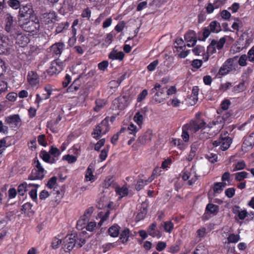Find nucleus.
Returning a JSON list of instances; mask_svg holds the SVG:
<instances>
[{
    "label": "nucleus",
    "mask_w": 254,
    "mask_h": 254,
    "mask_svg": "<svg viewBox=\"0 0 254 254\" xmlns=\"http://www.w3.org/2000/svg\"><path fill=\"white\" fill-rule=\"evenodd\" d=\"M19 28L17 24V21L9 13L5 15V30L9 34L10 36L15 35L18 33Z\"/></svg>",
    "instance_id": "1"
},
{
    "label": "nucleus",
    "mask_w": 254,
    "mask_h": 254,
    "mask_svg": "<svg viewBox=\"0 0 254 254\" xmlns=\"http://www.w3.org/2000/svg\"><path fill=\"white\" fill-rule=\"evenodd\" d=\"M167 91V87L162 86L159 83H156L154 88H153L150 92L151 94H154L153 99L157 103H161L168 98L166 93Z\"/></svg>",
    "instance_id": "2"
},
{
    "label": "nucleus",
    "mask_w": 254,
    "mask_h": 254,
    "mask_svg": "<svg viewBox=\"0 0 254 254\" xmlns=\"http://www.w3.org/2000/svg\"><path fill=\"white\" fill-rule=\"evenodd\" d=\"M237 58L238 57L236 56L233 58L227 59L219 69L218 74L221 75H225L233 70H236V68L238 67L237 64Z\"/></svg>",
    "instance_id": "3"
},
{
    "label": "nucleus",
    "mask_w": 254,
    "mask_h": 254,
    "mask_svg": "<svg viewBox=\"0 0 254 254\" xmlns=\"http://www.w3.org/2000/svg\"><path fill=\"white\" fill-rule=\"evenodd\" d=\"M110 129L109 118H105L99 125L95 127L92 133L93 137L99 139L102 135L105 134Z\"/></svg>",
    "instance_id": "4"
},
{
    "label": "nucleus",
    "mask_w": 254,
    "mask_h": 254,
    "mask_svg": "<svg viewBox=\"0 0 254 254\" xmlns=\"http://www.w3.org/2000/svg\"><path fill=\"white\" fill-rule=\"evenodd\" d=\"M22 28L26 32L37 33L39 31L40 25L39 19L34 16L30 17V19L21 25Z\"/></svg>",
    "instance_id": "5"
},
{
    "label": "nucleus",
    "mask_w": 254,
    "mask_h": 254,
    "mask_svg": "<svg viewBox=\"0 0 254 254\" xmlns=\"http://www.w3.org/2000/svg\"><path fill=\"white\" fill-rule=\"evenodd\" d=\"M76 236L73 234L67 235L63 240V249L66 252H69L72 250L75 246L77 243V240L75 239Z\"/></svg>",
    "instance_id": "6"
},
{
    "label": "nucleus",
    "mask_w": 254,
    "mask_h": 254,
    "mask_svg": "<svg viewBox=\"0 0 254 254\" xmlns=\"http://www.w3.org/2000/svg\"><path fill=\"white\" fill-rule=\"evenodd\" d=\"M35 163L36 168L32 170L31 174L28 177L29 180H42L45 176L44 169L40 162L37 160Z\"/></svg>",
    "instance_id": "7"
},
{
    "label": "nucleus",
    "mask_w": 254,
    "mask_h": 254,
    "mask_svg": "<svg viewBox=\"0 0 254 254\" xmlns=\"http://www.w3.org/2000/svg\"><path fill=\"white\" fill-rule=\"evenodd\" d=\"M63 69V63L59 59L54 60L48 69V73L52 75L60 73Z\"/></svg>",
    "instance_id": "8"
},
{
    "label": "nucleus",
    "mask_w": 254,
    "mask_h": 254,
    "mask_svg": "<svg viewBox=\"0 0 254 254\" xmlns=\"http://www.w3.org/2000/svg\"><path fill=\"white\" fill-rule=\"evenodd\" d=\"M187 125L189 126L190 130L196 132L200 129L205 128L206 123L203 119H196L195 121H192Z\"/></svg>",
    "instance_id": "9"
},
{
    "label": "nucleus",
    "mask_w": 254,
    "mask_h": 254,
    "mask_svg": "<svg viewBox=\"0 0 254 254\" xmlns=\"http://www.w3.org/2000/svg\"><path fill=\"white\" fill-rule=\"evenodd\" d=\"M11 37L15 40L16 44L22 47L26 46L30 41L29 37L22 33L20 30H18V33L15 35H12Z\"/></svg>",
    "instance_id": "10"
},
{
    "label": "nucleus",
    "mask_w": 254,
    "mask_h": 254,
    "mask_svg": "<svg viewBox=\"0 0 254 254\" xmlns=\"http://www.w3.org/2000/svg\"><path fill=\"white\" fill-rule=\"evenodd\" d=\"M5 122L12 127H19L21 125V120L18 114L10 115L5 118Z\"/></svg>",
    "instance_id": "11"
},
{
    "label": "nucleus",
    "mask_w": 254,
    "mask_h": 254,
    "mask_svg": "<svg viewBox=\"0 0 254 254\" xmlns=\"http://www.w3.org/2000/svg\"><path fill=\"white\" fill-rule=\"evenodd\" d=\"M93 212V208L92 207L87 209L83 215L81 216L80 219L77 221L76 227L77 229H80V227L82 228L83 225H85L86 223L88 221L89 218L91 214Z\"/></svg>",
    "instance_id": "12"
},
{
    "label": "nucleus",
    "mask_w": 254,
    "mask_h": 254,
    "mask_svg": "<svg viewBox=\"0 0 254 254\" xmlns=\"http://www.w3.org/2000/svg\"><path fill=\"white\" fill-rule=\"evenodd\" d=\"M27 79L29 84L32 86H35L39 84L40 78L36 72L29 71L27 76Z\"/></svg>",
    "instance_id": "13"
},
{
    "label": "nucleus",
    "mask_w": 254,
    "mask_h": 254,
    "mask_svg": "<svg viewBox=\"0 0 254 254\" xmlns=\"http://www.w3.org/2000/svg\"><path fill=\"white\" fill-rule=\"evenodd\" d=\"M73 8V3L71 0H64L62 4L61 7L59 9L61 13L64 14L72 10Z\"/></svg>",
    "instance_id": "14"
},
{
    "label": "nucleus",
    "mask_w": 254,
    "mask_h": 254,
    "mask_svg": "<svg viewBox=\"0 0 254 254\" xmlns=\"http://www.w3.org/2000/svg\"><path fill=\"white\" fill-rule=\"evenodd\" d=\"M64 48V44L62 42L56 43L50 48L51 52L57 56L61 55Z\"/></svg>",
    "instance_id": "15"
},
{
    "label": "nucleus",
    "mask_w": 254,
    "mask_h": 254,
    "mask_svg": "<svg viewBox=\"0 0 254 254\" xmlns=\"http://www.w3.org/2000/svg\"><path fill=\"white\" fill-rule=\"evenodd\" d=\"M185 40L188 43H192L191 46H194L196 43V34L192 30L189 31L184 36Z\"/></svg>",
    "instance_id": "16"
},
{
    "label": "nucleus",
    "mask_w": 254,
    "mask_h": 254,
    "mask_svg": "<svg viewBox=\"0 0 254 254\" xmlns=\"http://www.w3.org/2000/svg\"><path fill=\"white\" fill-rule=\"evenodd\" d=\"M152 133L150 130L146 131L143 134L140 135L137 141L141 144H145L151 140Z\"/></svg>",
    "instance_id": "17"
},
{
    "label": "nucleus",
    "mask_w": 254,
    "mask_h": 254,
    "mask_svg": "<svg viewBox=\"0 0 254 254\" xmlns=\"http://www.w3.org/2000/svg\"><path fill=\"white\" fill-rule=\"evenodd\" d=\"M125 57L124 52L120 51L117 52V50L113 49L109 55V58L112 60H117L121 61Z\"/></svg>",
    "instance_id": "18"
},
{
    "label": "nucleus",
    "mask_w": 254,
    "mask_h": 254,
    "mask_svg": "<svg viewBox=\"0 0 254 254\" xmlns=\"http://www.w3.org/2000/svg\"><path fill=\"white\" fill-rule=\"evenodd\" d=\"M221 139H222L221 140V149L223 151H225L230 147V144L232 143V139L228 136H221Z\"/></svg>",
    "instance_id": "19"
},
{
    "label": "nucleus",
    "mask_w": 254,
    "mask_h": 254,
    "mask_svg": "<svg viewBox=\"0 0 254 254\" xmlns=\"http://www.w3.org/2000/svg\"><path fill=\"white\" fill-rule=\"evenodd\" d=\"M156 227L155 223L151 224L147 229V233L153 237L160 238L161 236V233L159 231L155 230Z\"/></svg>",
    "instance_id": "20"
},
{
    "label": "nucleus",
    "mask_w": 254,
    "mask_h": 254,
    "mask_svg": "<svg viewBox=\"0 0 254 254\" xmlns=\"http://www.w3.org/2000/svg\"><path fill=\"white\" fill-rule=\"evenodd\" d=\"M40 156L42 159L46 162L51 164L55 163V159L52 158L49 152H48L45 150H42L40 152Z\"/></svg>",
    "instance_id": "21"
},
{
    "label": "nucleus",
    "mask_w": 254,
    "mask_h": 254,
    "mask_svg": "<svg viewBox=\"0 0 254 254\" xmlns=\"http://www.w3.org/2000/svg\"><path fill=\"white\" fill-rule=\"evenodd\" d=\"M205 211L215 215L219 211V206L215 204L208 203L206 207Z\"/></svg>",
    "instance_id": "22"
},
{
    "label": "nucleus",
    "mask_w": 254,
    "mask_h": 254,
    "mask_svg": "<svg viewBox=\"0 0 254 254\" xmlns=\"http://www.w3.org/2000/svg\"><path fill=\"white\" fill-rule=\"evenodd\" d=\"M208 27L211 32L218 33L221 30L220 23L216 21L210 22Z\"/></svg>",
    "instance_id": "23"
},
{
    "label": "nucleus",
    "mask_w": 254,
    "mask_h": 254,
    "mask_svg": "<svg viewBox=\"0 0 254 254\" xmlns=\"http://www.w3.org/2000/svg\"><path fill=\"white\" fill-rule=\"evenodd\" d=\"M33 12L32 9L30 5H26L20 8L19 12L23 17L30 15Z\"/></svg>",
    "instance_id": "24"
},
{
    "label": "nucleus",
    "mask_w": 254,
    "mask_h": 254,
    "mask_svg": "<svg viewBox=\"0 0 254 254\" xmlns=\"http://www.w3.org/2000/svg\"><path fill=\"white\" fill-rule=\"evenodd\" d=\"M226 42V39L224 37H222L220 39V40L217 41L215 40H212L211 41V45L215 46V48L218 50L221 49L223 46L224 44Z\"/></svg>",
    "instance_id": "25"
},
{
    "label": "nucleus",
    "mask_w": 254,
    "mask_h": 254,
    "mask_svg": "<svg viewBox=\"0 0 254 254\" xmlns=\"http://www.w3.org/2000/svg\"><path fill=\"white\" fill-rule=\"evenodd\" d=\"M243 144L246 147H252L254 146V132L252 133L249 136L245 139Z\"/></svg>",
    "instance_id": "26"
},
{
    "label": "nucleus",
    "mask_w": 254,
    "mask_h": 254,
    "mask_svg": "<svg viewBox=\"0 0 254 254\" xmlns=\"http://www.w3.org/2000/svg\"><path fill=\"white\" fill-rule=\"evenodd\" d=\"M49 152L52 158L55 159L56 163L61 154L59 149L57 147L52 146Z\"/></svg>",
    "instance_id": "27"
},
{
    "label": "nucleus",
    "mask_w": 254,
    "mask_h": 254,
    "mask_svg": "<svg viewBox=\"0 0 254 254\" xmlns=\"http://www.w3.org/2000/svg\"><path fill=\"white\" fill-rule=\"evenodd\" d=\"M189 130H190L189 126H188L187 124L183 126L182 137L183 139L185 142L188 141L190 139V135L188 132Z\"/></svg>",
    "instance_id": "28"
},
{
    "label": "nucleus",
    "mask_w": 254,
    "mask_h": 254,
    "mask_svg": "<svg viewBox=\"0 0 254 254\" xmlns=\"http://www.w3.org/2000/svg\"><path fill=\"white\" fill-rule=\"evenodd\" d=\"M7 40L6 37H3L0 34V50L1 52H4L5 50L8 48Z\"/></svg>",
    "instance_id": "29"
},
{
    "label": "nucleus",
    "mask_w": 254,
    "mask_h": 254,
    "mask_svg": "<svg viewBox=\"0 0 254 254\" xmlns=\"http://www.w3.org/2000/svg\"><path fill=\"white\" fill-rule=\"evenodd\" d=\"M199 92V88L198 86H194L192 89L191 94L190 97V99L192 100L193 101V103L195 104V103L198 100V94Z\"/></svg>",
    "instance_id": "30"
},
{
    "label": "nucleus",
    "mask_w": 254,
    "mask_h": 254,
    "mask_svg": "<svg viewBox=\"0 0 254 254\" xmlns=\"http://www.w3.org/2000/svg\"><path fill=\"white\" fill-rule=\"evenodd\" d=\"M129 236V230L128 229H126L123 231L120 235V239L123 243H126L128 241Z\"/></svg>",
    "instance_id": "31"
},
{
    "label": "nucleus",
    "mask_w": 254,
    "mask_h": 254,
    "mask_svg": "<svg viewBox=\"0 0 254 254\" xmlns=\"http://www.w3.org/2000/svg\"><path fill=\"white\" fill-rule=\"evenodd\" d=\"M108 232L111 237H117L119 234V227L118 226H113L111 227L108 230Z\"/></svg>",
    "instance_id": "32"
},
{
    "label": "nucleus",
    "mask_w": 254,
    "mask_h": 254,
    "mask_svg": "<svg viewBox=\"0 0 254 254\" xmlns=\"http://www.w3.org/2000/svg\"><path fill=\"white\" fill-rule=\"evenodd\" d=\"M116 190L117 193L121 196V197L127 196L128 192V189L125 186L122 188H117Z\"/></svg>",
    "instance_id": "33"
},
{
    "label": "nucleus",
    "mask_w": 254,
    "mask_h": 254,
    "mask_svg": "<svg viewBox=\"0 0 254 254\" xmlns=\"http://www.w3.org/2000/svg\"><path fill=\"white\" fill-rule=\"evenodd\" d=\"M96 227V223L95 222H88L87 224L83 225L82 226V228H80L79 229H82L83 228H86V229L90 232H93L95 228ZM80 228H81L80 227Z\"/></svg>",
    "instance_id": "34"
},
{
    "label": "nucleus",
    "mask_w": 254,
    "mask_h": 254,
    "mask_svg": "<svg viewBox=\"0 0 254 254\" xmlns=\"http://www.w3.org/2000/svg\"><path fill=\"white\" fill-rule=\"evenodd\" d=\"M234 175L235 176L236 180L237 181H241L244 179L247 178L249 174L246 172L242 171L235 173Z\"/></svg>",
    "instance_id": "35"
},
{
    "label": "nucleus",
    "mask_w": 254,
    "mask_h": 254,
    "mask_svg": "<svg viewBox=\"0 0 254 254\" xmlns=\"http://www.w3.org/2000/svg\"><path fill=\"white\" fill-rule=\"evenodd\" d=\"M69 26V23L67 22H62L59 24L56 27V32L57 33H60L63 31L64 30L66 29Z\"/></svg>",
    "instance_id": "36"
},
{
    "label": "nucleus",
    "mask_w": 254,
    "mask_h": 254,
    "mask_svg": "<svg viewBox=\"0 0 254 254\" xmlns=\"http://www.w3.org/2000/svg\"><path fill=\"white\" fill-rule=\"evenodd\" d=\"M205 128H202L201 130V132L198 135L199 139L202 140H205L210 137V134L207 132Z\"/></svg>",
    "instance_id": "37"
},
{
    "label": "nucleus",
    "mask_w": 254,
    "mask_h": 254,
    "mask_svg": "<svg viewBox=\"0 0 254 254\" xmlns=\"http://www.w3.org/2000/svg\"><path fill=\"white\" fill-rule=\"evenodd\" d=\"M27 184L26 182H24L20 184L17 189V192L20 195H23L25 192L26 191Z\"/></svg>",
    "instance_id": "38"
},
{
    "label": "nucleus",
    "mask_w": 254,
    "mask_h": 254,
    "mask_svg": "<svg viewBox=\"0 0 254 254\" xmlns=\"http://www.w3.org/2000/svg\"><path fill=\"white\" fill-rule=\"evenodd\" d=\"M7 3L10 7L15 9H17L20 7V3L18 0H9Z\"/></svg>",
    "instance_id": "39"
},
{
    "label": "nucleus",
    "mask_w": 254,
    "mask_h": 254,
    "mask_svg": "<svg viewBox=\"0 0 254 254\" xmlns=\"http://www.w3.org/2000/svg\"><path fill=\"white\" fill-rule=\"evenodd\" d=\"M96 106L94 108L95 112H99L105 105V102L101 99H97L95 101Z\"/></svg>",
    "instance_id": "40"
},
{
    "label": "nucleus",
    "mask_w": 254,
    "mask_h": 254,
    "mask_svg": "<svg viewBox=\"0 0 254 254\" xmlns=\"http://www.w3.org/2000/svg\"><path fill=\"white\" fill-rule=\"evenodd\" d=\"M227 239L228 243H236L239 241L240 236L238 235L231 234L229 236Z\"/></svg>",
    "instance_id": "41"
},
{
    "label": "nucleus",
    "mask_w": 254,
    "mask_h": 254,
    "mask_svg": "<svg viewBox=\"0 0 254 254\" xmlns=\"http://www.w3.org/2000/svg\"><path fill=\"white\" fill-rule=\"evenodd\" d=\"M246 89V86L245 85V82L243 81L240 83L238 85L234 86L233 91L235 92H241L244 91Z\"/></svg>",
    "instance_id": "42"
},
{
    "label": "nucleus",
    "mask_w": 254,
    "mask_h": 254,
    "mask_svg": "<svg viewBox=\"0 0 254 254\" xmlns=\"http://www.w3.org/2000/svg\"><path fill=\"white\" fill-rule=\"evenodd\" d=\"M164 228L166 232L171 233L174 228V224L171 221H166L164 223Z\"/></svg>",
    "instance_id": "43"
},
{
    "label": "nucleus",
    "mask_w": 254,
    "mask_h": 254,
    "mask_svg": "<svg viewBox=\"0 0 254 254\" xmlns=\"http://www.w3.org/2000/svg\"><path fill=\"white\" fill-rule=\"evenodd\" d=\"M134 120L138 126H140L143 120L142 115L139 112H137L134 117Z\"/></svg>",
    "instance_id": "44"
},
{
    "label": "nucleus",
    "mask_w": 254,
    "mask_h": 254,
    "mask_svg": "<svg viewBox=\"0 0 254 254\" xmlns=\"http://www.w3.org/2000/svg\"><path fill=\"white\" fill-rule=\"evenodd\" d=\"M248 60L247 56L245 54L242 55L239 58L238 64L242 66H245L247 65V61Z\"/></svg>",
    "instance_id": "45"
},
{
    "label": "nucleus",
    "mask_w": 254,
    "mask_h": 254,
    "mask_svg": "<svg viewBox=\"0 0 254 254\" xmlns=\"http://www.w3.org/2000/svg\"><path fill=\"white\" fill-rule=\"evenodd\" d=\"M246 167V164L244 161H241L238 162L235 165L234 169L232 170L233 172H235L238 170H240L244 169Z\"/></svg>",
    "instance_id": "46"
},
{
    "label": "nucleus",
    "mask_w": 254,
    "mask_h": 254,
    "mask_svg": "<svg viewBox=\"0 0 254 254\" xmlns=\"http://www.w3.org/2000/svg\"><path fill=\"white\" fill-rule=\"evenodd\" d=\"M91 166L89 165L87 169L85 178L87 181H91L93 180L94 177L93 172L90 168Z\"/></svg>",
    "instance_id": "47"
},
{
    "label": "nucleus",
    "mask_w": 254,
    "mask_h": 254,
    "mask_svg": "<svg viewBox=\"0 0 254 254\" xmlns=\"http://www.w3.org/2000/svg\"><path fill=\"white\" fill-rule=\"evenodd\" d=\"M204 47L198 45L192 50V51L195 55H200L201 53L204 52Z\"/></svg>",
    "instance_id": "48"
},
{
    "label": "nucleus",
    "mask_w": 254,
    "mask_h": 254,
    "mask_svg": "<svg viewBox=\"0 0 254 254\" xmlns=\"http://www.w3.org/2000/svg\"><path fill=\"white\" fill-rule=\"evenodd\" d=\"M63 160H66L69 163H73L77 160L76 157L70 155H64L63 156Z\"/></svg>",
    "instance_id": "49"
},
{
    "label": "nucleus",
    "mask_w": 254,
    "mask_h": 254,
    "mask_svg": "<svg viewBox=\"0 0 254 254\" xmlns=\"http://www.w3.org/2000/svg\"><path fill=\"white\" fill-rule=\"evenodd\" d=\"M109 151V147L107 146L102 150L100 154V158L102 161L105 160L107 157L108 153Z\"/></svg>",
    "instance_id": "50"
},
{
    "label": "nucleus",
    "mask_w": 254,
    "mask_h": 254,
    "mask_svg": "<svg viewBox=\"0 0 254 254\" xmlns=\"http://www.w3.org/2000/svg\"><path fill=\"white\" fill-rule=\"evenodd\" d=\"M211 31L209 28V27H204L203 29V32H202V35L203 36V38L202 39L199 38V40H205L210 35L211 33Z\"/></svg>",
    "instance_id": "51"
},
{
    "label": "nucleus",
    "mask_w": 254,
    "mask_h": 254,
    "mask_svg": "<svg viewBox=\"0 0 254 254\" xmlns=\"http://www.w3.org/2000/svg\"><path fill=\"white\" fill-rule=\"evenodd\" d=\"M247 57L248 60L254 63V46L248 51Z\"/></svg>",
    "instance_id": "52"
},
{
    "label": "nucleus",
    "mask_w": 254,
    "mask_h": 254,
    "mask_svg": "<svg viewBox=\"0 0 254 254\" xmlns=\"http://www.w3.org/2000/svg\"><path fill=\"white\" fill-rule=\"evenodd\" d=\"M57 178L56 177L54 176L52 177L48 182L47 186L49 189H52L56 184Z\"/></svg>",
    "instance_id": "53"
},
{
    "label": "nucleus",
    "mask_w": 254,
    "mask_h": 254,
    "mask_svg": "<svg viewBox=\"0 0 254 254\" xmlns=\"http://www.w3.org/2000/svg\"><path fill=\"white\" fill-rule=\"evenodd\" d=\"M148 94V91L146 89H144L142 90V91L139 93V94L138 95L137 101V102H141L143 99H144L146 97V96Z\"/></svg>",
    "instance_id": "54"
},
{
    "label": "nucleus",
    "mask_w": 254,
    "mask_h": 254,
    "mask_svg": "<svg viewBox=\"0 0 254 254\" xmlns=\"http://www.w3.org/2000/svg\"><path fill=\"white\" fill-rule=\"evenodd\" d=\"M235 189L234 188H228L225 190V194L228 198H232L235 195Z\"/></svg>",
    "instance_id": "55"
},
{
    "label": "nucleus",
    "mask_w": 254,
    "mask_h": 254,
    "mask_svg": "<svg viewBox=\"0 0 254 254\" xmlns=\"http://www.w3.org/2000/svg\"><path fill=\"white\" fill-rule=\"evenodd\" d=\"M181 102L177 98H174L173 99H171L168 103V105H172L174 107H178L180 106Z\"/></svg>",
    "instance_id": "56"
},
{
    "label": "nucleus",
    "mask_w": 254,
    "mask_h": 254,
    "mask_svg": "<svg viewBox=\"0 0 254 254\" xmlns=\"http://www.w3.org/2000/svg\"><path fill=\"white\" fill-rule=\"evenodd\" d=\"M223 189L219 183H215L213 186V191L214 193H220L223 190Z\"/></svg>",
    "instance_id": "57"
},
{
    "label": "nucleus",
    "mask_w": 254,
    "mask_h": 254,
    "mask_svg": "<svg viewBox=\"0 0 254 254\" xmlns=\"http://www.w3.org/2000/svg\"><path fill=\"white\" fill-rule=\"evenodd\" d=\"M230 105V101L228 99H225L221 103V107L222 109H223V110H226L229 108Z\"/></svg>",
    "instance_id": "58"
},
{
    "label": "nucleus",
    "mask_w": 254,
    "mask_h": 254,
    "mask_svg": "<svg viewBox=\"0 0 254 254\" xmlns=\"http://www.w3.org/2000/svg\"><path fill=\"white\" fill-rule=\"evenodd\" d=\"M147 213V209L143 207L142 210L140 213H138L136 216V219L138 221L143 219Z\"/></svg>",
    "instance_id": "59"
},
{
    "label": "nucleus",
    "mask_w": 254,
    "mask_h": 254,
    "mask_svg": "<svg viewBox=\"0 0 254 254\" xmlns=\"http://www.w3.org/2000/svg\"><path fill=\"white\" fill-rule=\"evenodd\" d=\"M158 64V61L157 60L154 61L152 63H151L148 66L147 69L149 71H152L155 70L157 65Z\"/></svg>",
    "instance_id": "60"
},
{
    "label": "nucleus",
    "mask_w": 254,
    "mask_h": 254,
    "mask_svg": "<svg viewBox=\"0 0 254 254\" xmlns=\"http://www.w3.org/2000/svg\"><path fill=\"white\" fill-rule=\"evenodd\" d=\"M202 64L201 60L196 59L192 61L191 65L193 67L198 69L201 66Z\"/></svg>",
    "instance_id": "61"
},
{
    "label": "nucleus",
    "mask_w": 254,
    "mask_h": 254,
    "mask_svg": "<svg viewBox=\"0 0 254 254\" xmlns=\"http://www.w3.org/2000/svg\"><path fill=\"white\" fill-rule=\"evenodd\" d=\"M63 242L61 239H59L57 238H55L52 242V246L53 248L56 249H57L59 245Z\"/></svg>",
    "instance_id": "62"
},
{
    "label": "nucleus",
    "mask_w": 254,
    "mask_h": 254,
    "mask_svg": "<svg viewBox=\"0 0 254 254\" xmlns=\"http://www.w3.org/2000/svg\"><path fill=\"white\" fill-rule=\"evenodd\" d=\"M38 141L40 145L43 146L47 145V142L45 141V135L44 134H41L38 136Z\"/></svg>",
    "instance_id": "63"
},
{
    "label": "nucleus",
    "mask_w": 254,
    "mask_h": 254,
    "mask_svg": "<svg viewBox=\"0 0 254 254\" xmlns=\"http://www.w3.org/2000/svg\"><path fill=\"white\" fill-rule=\"evenodd\" d=\"M105 142V139L103 138L98 141L95 145L94 149L96 151H99L102 146L104 145Z\"/></svg>",
    "instance_id": "64"
}]
</instances>
